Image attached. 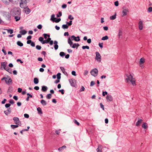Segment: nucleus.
Wrapping results in <instances>:
<instances>
[{
    "mask_svg": "<svg viewBox=\"0 0 152 152\" xmlns=\"http://www.w3.org/2000/svg\"><path fill=\"white\" fill-rule=\"evenodd\" d=\"M65 55V53L63 52H61L59 53L60 56L62 57H63Z\"/></svg>",
    "mask_w": 152,
    "mask_h": 152,
    "instance_id": "c9c22d12",
    "label": "nucleus"
},
{
    "mask_svg": "<svg viewBox=\"0 0 152 152\" xmlns=\"http://www.w3.org/2000/svg\"><path fill=\"white\" fill-rule=\"evenodd\" d=\"M114 5L116 7H117L118 6L119 3H118V1H115L114 2Z\"/></svg>",
    "mask_w": 152,
    "mask_h": 152,
    "instance_id": "5fc2aeb1",
    "label": "nucleus"
},
{
    "mask_svg": "<svg viewBox=\"0 0 152 152\" xmlns=\"http://www.w3.org/2000/svg\"><path fill=\"white\" fill-rule=\"evenodd\" d=\"M107 92L106 91H103L102 95L103 96H104L106 95L107 94Z\"/></svg>",
    "mask_w": 152,
    "mask_h": 152,
    "instance_id": "8fccbe9b",
    "label": "nucleus"
},
{
    "mask_svg": "<svg viewBox=\"0 0 152 152\" xmlns=\"http://www.w3.org/2000/svg\"><path fill=\"white\" fill-rule=\"evenodd\" d=\"M66 6H67L66 4H64L62 6V8L63 9H65L66 8Z\"/></svg>",
    "mask_w": 152,
    "mask_h": 152,
    "instance_id": "338daca9",
    "label": "nucleus"
},
{
    "mask_svg": "<svg viewBox=\"0 0 152 152\" xmlns=\"http://www.w3.org/2000/svg\"><path fill=\"white\" fill-rule=\"evenodd\" d=\"M69 82L70 84L73 87H75V83L74 82L73 80L72 79H69Z\"/></svg>",
    "mask_w": 152,
    "mask_h": 152,
    "instance_id": "f3484780",
    "label": "nucleus"
},
{
    "mask_svg": "<svg viewBox=\"0 0 152 152\" xmlns=\"http://www.w3.org/2000/svg\"><path fill=\"white\" fill-rule=\"evenodd\" d=\"M18 125H18V124H17L16 125H11V127L12 129H14L15 128L18 127Z\"/></svg>",
    "mask_w": 152,
    "mask_h": 152,
    "instance_id": "473e14b6",
    "label": "nucleus"
},
{
    "mask_svg": "<svg viewBox=\"0 0 152 152\" xmlns=\"http://www.w3.org/2000/svg\"><path fill=\"white\" fill-rule=\"evenodd\" d=\"M51 94H49L47 95L46 97L47 99H50L51 98Z\"/></svg>",
    "mask_w": 152,
    "mask_h": 152,
    "instance_id": "4c0bfd02",
    "label": "nucleus"
},
{
    "mask_svg": "<svg viewBox=\"0 0 152 152\" xmlns=\"http://www.w3.org/2000/svg\"><path fill=\"white\" fill-rule=\"evenodd\" d=\"M13 90V88L12 86H10L9 87L7 90V92H11Z\"/></svg>",
    "mask_w": 152,
    "mask_h": 152,
    "instance_id": "e433bc0d",
    "label": "nucleus"
},
{
    "mask_svg": "<svg viewBox=\"0 0 152 152\" xmlns=\"http://www.w3.org/2000/svg\"><path fill=\"white\" fill-rule=\"evenodd\" d=\"M96 56L95 59L99 62H100L101 60V56L100 53L98 52H96L95 53Z\"/></svg>",
    "mask_w": 152,
    "mask_h": 152,
    "instance_id": "423d86ee",
    "label": "nucleus"
},
{
    "mask_svg": "<svg viewBox=\"0 0 152 152\" xmlns=\"http://www.w3.org/2000/svg\"><path fill=\"white\" fill-rule=\"evenodd\" d=\"M11 14L13 16H20L21 12L20 9L17 8H14L11 11Z\"/></svg>",
    "mask_w": 152,
    "mask_h": 152,
    "instance_id": "f257e3e1",
    "label": "nucleus"
},
{
    "mask_svg": "<svg viewBox=\"0 0 152 152\" xmlns=\"http://www.w3.org/2000/svg\"><path fill=\"white\" fill-rule=\"evenodd\" d=\"M116 13H115L114 15L111 16L110 17V19L111 20H113L116 18Z\"/></svg>",
    "mask_w": 152,
    "mask_h": 152,
    "instance_id": "393cba45",
    "label": "nucleus"
},
{
    "mask_svg": "<svg viewBox=\"0 0 152 152\" xmlns=\"http://www.w3.org/2000/svg\"><path fill=\"white\" fill-rule=\"evenodd\" d=\"M48 88L47 86H42L41 91L43 92H45L47 90Z\"/></svg>",
    "mask_w": 152,
    "mask_h": 152,
    "instance_id": "2eb2a0df",
    "label": "nucleus"
},
{
    "mask_svg": "<svg viewBox=\"0 0 152 152\" xmlns=\"http://www.w3.org/2000/svg\"><path fill=\"white\" fill-rule=\"evenodd\" d=\"M59 14H57L56 16L58 17H59L62 15V12H59Z\"/></svg>",
    "mask_w": 152,
    "mask_h": 152,
    "instance_id": "680f3d73",
    "label": "nucleus"
},
{
    "mask_svg": "<svg viewBox=\"0 0 152 152\" xmlns=\"http://www.w3.org/2000/svg\"><path fill=\"white\" fill-rule=\"evenodd\" d=\"M82 48L83 49H89V47L88 46H83L82 47Z\"/></svg>",
    "mask_w": 152,
    "mask_h": 152,
    "instance_id": "37998d69",
    "label": "nucleus"
},
{
    "mask_svg": "<svg viewBox=\"0 0 152 152\" xmlns=\"http://www.w3.org/2000/svg\"><path fill=\"white\" fill-rule=\"evenodd\" d=\"M49 42V41H48V39H46L43 41L42 42V44H44L45 43L48 44Z\"/></svg>",
    "mask_w": 152,
    "mask_h": 152,
    "instance_id": "c03bdc74",
    "label": "nucleus"
},
{
    "mask_svg": "<svg viewBox=\"0 0 152 152\" xmlns=\"http://www.w3.org/2000/svg\"><path fill=\"white\" fill-rule=\"evenodd\" d=\"M122 31L121 30L119 29V30L118 36L120 37L122 35Z\"/></svg>",
    "mask_w": 152,
    "mask_h": 152,
    "instance_id": "603ef678",
    "label": "nucleus"
},
{
    "mask_svg": "<svg viewBox=\"0 0 152 152\" xmlns=\"http://www.w3.org/2000/svg\"><path fill=\"white\" fill-rule=\"evenodd\" d=\"M13 120L15 122V124H18L19 125L18 123L19 122H20V121L19 120V119L18 117H14L13 118ZM20 126H21V123H20Z\"/></svg>",
    "mask_w": 152,
    "mask_h": 152,
    "instance_id": "9d476101",
    "label": "nucleus"
},
{
    "mask_svg": "<svg viewBox=\"0 0 152 152\" xmlns=\"http://www.w3.org/2000/svg\"><path fill=\"white\" fill-rule=\"evenodd\" d=\"M80 45L78 43H74L73 44L72 46L71 47H72V48H76L77 49V48Z\"/></svg>",
    "mask_w": 152,
    "mask_h": 152,
    "instance_id": "a211bd4d",
    "label": "nucleus"
},
{
    "mask_svg": "<svg viewBox=\"0 0 152 152\" xmlns=\"http://www.w3.org/2000/svg\"><path fill=\"white\" fill-rule=\"evenodd\" d=\"M108 39V37L107 36H105L104 37H102V40H107Z\"/></svg>",
    "mask_w": 152,
    "mask_h": 152,
    "instance_id": "a19ab883",
    "label": "nucleus"
},
{
    "mask_svg": "<svg viewBox=\"0 0 152 152\" xmlns=\"http://www.w3.org/2000/svg\"><path fill=\"white\" fill-rule=\"evenodd\" d=\"M14 16L16 20V21H17L19 20H20V17L19 16Z\"/></svg>",
    "mask_w": 152,
    "mask_h": 152,
    "instance_id": "72a5a7b5",
    "label": "nucleus"
},
{
    "mask_svg": "<svg viewBox=\"0 0 152 152\" xmlns=\"http://www.w3.org/2000/svg\"><path fill=\"white\" fill-rule=\"evenodd\" d=\"M148 12H151L152 11V7H148Z\"/></svg>",
    "mask_w": 152,
    "mask_h": 152,
    "instance_id": "6e6d98bb",
    "label": "nucleus"
},
{
    "mask_svg": "<svg viewBox=\"0 0 152 152\" xmlns=\"http://www.w3.org/2000/svg\"><path fill=\"white\" fill-rule=\"evenodd\" d=\"M139 28L140 30H142L143 29V26L142 21L141 20H140L139 22Z\"/></svg>",
    "mask_w": 152,
    "mask_h": 152,
    "instance_id": "f8f14e48",
    "label": "nucleus"
},
{
    "mask_svg": "<svg viewBox=\"0 0 152 152\" xmlns=\"http://www.w3.org/2000/svg\"><path fill=\"white\" fill-rule=\"evenodd\" d=\"M20 33H21L22 35H25L27 33V31L25 30H22L20 31Z\"/></svg>",
    "mask_w": 152,
    "mask_h": 152,
    "instance_id": "2f4dec72",
    "label": "nucleus"
},
{
    "mask_svg": "<svg viewBox=\"0 0 152 152\" xmlns=\"http://www.w3.org/2000/svg\"><path fill=\"white\" fill-rule=\"evenodd\" d=\"M5 70H6V71H8L10 73V74L12 73L11 69L10 68H9L8 67H6V68L5 69Z\"/></svg>",
    "mask_w": 152,
    "mask_h": 152,
    "instance_id": "7c9ffc66",
    "label": "nucleus"
},
{
    "mask_svg": "<svg viewBox=\"0 0 152 152\" xmlns=\"http://www.w3.org/2000/svg\"><path fill=\"white\" fill-rule=\"evenodd\" d=\"M133 86L135 85V80L134 78H133L132 80H131L129 81Z\"/></svg>",
    "mask_w": 152,
    "mask_h": 152,
    "instance_id": "412c9836",
    "label": "nucleus"
},
{
    "mask_svg": "<svg viewBox=\"0 0 152 152\" xmlns=\"http://www.w3.org/2000/svg\"><path fill=\"white\" fill-rule=\"evenodd\" d=\"M25 9L26 10H25V12L26 13V14H29L31 12V10H30L28 7L27 6L26 8H25Z\"/></svg>",
    "mask_w": 152,
    "mask_h": 152,
    "instance_id": "dca6fc26",
    "label": "nucleus"
},
{
    "mask_svg": "<svg viewBox=\"0 0 152 152\" xmlns=\"http://www.w3.org/2000/svg\"><path fill=\"white\" fill-rule=\"evenodd\" d=\"M37 110L38 111V113L39 114H42L43 113L41 108L40 107H38L37 108Z\"/></svg>",
    "mask_w": 152,
    "mask_h": 152,
    "instance_id": "4be33fe9",
    "label": "nucleus"
},
{
    "mask_svg": "<svg viewBox=\"0 0 152 152\" xmlns=\"http://www.w3.org/2000/svg\"><path fill=\"white\" fill-rule=\"evenodd\" d=\"M5 81L6 83L8 85H10V83H12V81L11 78L8 76H7V77L6 78Z\"/></svg>",
    "mask_w": 152,
    "mask_h": 152,
    "instance_id": "0eeeda50",
    "label": "nucleus"
},
{
    "mask_svg": "<svg viewBox=\"0 0 152 152\" xmlns=\"http://www.w3.org/2000/svg\"><path fill=\"white\" fill-rule=\"evenodd\" d=\"M66 148V147L65 146V145H64L62 147H61L60 148H59L58 149V151H63V150H64V148Z\"/></svg>",
    "mask_w": 152,
    "mask_h": 152,
    "instance_id": "a878e982",
    "label": "nucleus"
},
{
    "mask_svg": "<svg viewBox=\"0 0 152 152\" xmlns=\"http://www.w3.org/2000/svg\"><path fill=\"white\" fill-rule=\"evenodd\" d=\"M56 20H55L54 22H55L56 23L59 22L61 20V19L60 18H59L57 19H56Z\"/></svg>",
    "mask_w": 152,
    "mask_h": 152,
    "instance_id": "3c124183",
    "label": "nucleus"
},
{
    "mask_svg": "<svg viewBox=\"0 0 152 152\" xmlns=\"http://www.w3.org/2000/svg\"><path fill=\"white\" fill-rule=\"evenodd\" d=\"M6 63L5 62H3L1 63V67H3L4 69H5L6 68Z\"/></svg>",
    "mask_w": 152,
    "mask_h": 152,
    "instance_id": "b1692460",
    "label": "nucleus"
},
{
    "mask_svg": "<svg viewBox=\"0 0 152 152\" xmlns=\"http://www.w3.org/2000/svg\"><path fill=\"white\" fill-rule=\"evenodd\" d=\"M17 44L18 46L20 47H22L23 46V44L20 41H18L17 42Z\"/></svg>",
    "mask_w": 152,
    "mask_h": 152,
    "instance_id": "c85d7f7f",
    "label": "nucleus"
},
{
    "mask_svg": "<svg viewBox=\"0 0 152 152\" xmlns=\"http://www.w3.org/2000/svg\"><path fill=\"white\" fill-rule=\"evenodd\" d=\"M100 106L101 108H102L103 110H104V106L103 105L102 103H100Z\"/></svg>",
    "mask_w": 152,
    "mask_h": 152,
    "instance_id": "69168bd1",
    "label": "nucleus"
},
{
    "mask_svg": "<svg viewBox=\"0 0 152 152\" xmlns=\"http://www.w3.org/2000/svg\"><path fill=\"white\" fill-rule=\"evenodd\" d=\"M142 127L145 129L147 128L148 126L147 123H144L142 125Z\"/></svg>",
    "mask_w": 152,
    "mask_h": 152,
    "instance_id": "cd10ccee",
    "label": "nucleus"
},
{
    "mask_svg": "<svg viewBox=\"0 0 152 152\" xmlns=\"http://www.w3.org/2000/svg\"><path fill=\"white\" fill-rule=\"evenodd\" d=\"M66 23L68 24V26H70L72 25V21L70 20L69 22H66Z\"/></svg>",
    "mask_w": 152,
    "mask_h": 152,
    "instance_id": "49530a36",
    "label": "nucleus"
},
{
    "mask_svg": "<svg viewBox=\"0 0 152 152\" xmlns=\"http://www.w3.org/2000/svg\"><path fill=\"white\" fill-rule=\"evenodd\" d=\"M37 27L39 29H41L42 28V26L41 24H39L37 26Z\"/></svg>",
    "mask_w": 152,
    "mask_h": 152,
    "instance_id": "774afa93",
    "label": "nucleus"
},
{
    "mask_svg": "<svg viewBox=\"0 0 152 152\" xmlns=\"http://www.w3.org/2000/svg\"><path fill=\"white\" fill-rule=\"evenodd\" d=\"M91 74L92 76L96 77L98 73V70L97 69L95 68L92 69L91 72Z\"/></svg>",
    "mask_w": 152,
    "mask_h": 152,
    "instance_id": "39448f33",
    "label": "nucleus"
},
{
    "mask_svg": "<svg viewBox=\"0 0 152 152\" xmlns=\"http://www.w3.org/2000/svg\"><path fill=\"white\" fill-rule=\"evenodd\" d=\"M62 28L63 29H67L68 28V26L67 24H63L62 26Z\"/></svg>",
    "mask_w": 152,
    "mask_h": 152,
    "instance_id": "f704fd0d",
    "label": "nucleus"
},
{
    "mask_svg": "<svg viewBox=\"0 0 152 152\" xmlns=\"http://www.w3.org/2000/svg\"><path fill=\"white\" fill-rule=\"evenodd\" d=\"M40 102L43 106H45L47 104L46 102L44 99H42L41 101Z\"/></svg>",
    "mask_w": 152,
    "mask_h": 152,
    "instance_id": "bb28decb",
    "label": "nucleus"
},
{
    "mask_svg": "<svg viewBox=\"0 0 152 152\" xmlns=\"http://www.w3.org/2000/svg\"><path fill=\"white\" fill-rule=\"evenodd\" d=\"M24 117L26 118H28L29 117V115L28 114L25 113L24 115Z\"/></svg>",
    "mask_w": 152,
    "mask_h": 152,
    "instance_id": "e2e57ef3",
    "label": "nucleus"
},
{
    "mask_svg": "<svg viewBox=\"0 0 152 152\" xmlns=\"http://www.w3.org/2000/svg\"><path fill=\"white\" fill-rule=\"evenodd\" d=\"M36 48L38 50H40L41 49L42 47L40 45H37L36 47Z\"/></svg>",
    "mask_w": 152,
    "mask_h": 152,
    "instance_id": "a18cd8bd",
    "label": "nucleus"
},
{
    "mask_svg": "<svg viewBox=\"0 0 152 152\" xmlns=\"http://www.w3.org/2000/svg\"><path fill=\"white\" fill-rule=\"evenodd\" d=\"M95 83L93 81H92L91 82L90 86H93L95 85Z\"/></svg>",
    "mask_w": 152,
    "mask_h": 152,
    "instance_id": "bf43d9fd",
    "label": "nucleus"
},
{
    "mask_svg": "<svg viewBox=\"0 0 152 152\" xmlns=\"http://www.w3.org/2000/svg\"><path fill=\"white\" fill-rule=\"evenodd\" d=\"M34 84H37L39 83V80L38 79L37 77H35L34 78Z\"/></svg>",
    "mask_w": 152,
    "mask_h": 152,
    "instance_id": "c756f323",
    "label": "nucleus"
},
{
    "mask_svg": "<svg viewBox=\"0 0 152 152\" xmlns=\"http://www.w3.org/2000/svg\"><path fill=\"white\" fill-rule=\"evenodd\" d=\"M58 43V42L57 41L55 40L54 41V43L55 44L54 48L55 50H57L58 47V46L57 45Z\"/></svg>",
    "mask_w": 152,
    "mask_h": 152,
    "instance_id": "4468645a",
    "label": "nucleus"
},
{
    "mask_svg": "<svg viewBox=\"0 0 152 152\" xmlns=\"http://www.w3.org/2000/svg\"><path fill=\"white\" fill-rule=\"evenodd\" d=\"M106 99L107 101L108 102H111L113 100V97L110 94L107 95L106 97Z\"/></svg>",
    "mask_w": 152,
    "mask_h": 152,
    "instance_id": "1a4fd4ad",
    "label": "nucleus"
},
{
    "mask_svg": "<svg viewBox=\"0 0 152 152\" xmlns=\"http://www.w3.org/2000/svg\"><path fill=\"white\" fill-rule=\"evenodd\" d=\"M39 40L42 44V42H43L44 41V39H43V38L42 37H40L39 38Z\"/></svg>",
    "mask_w": 152,
    "mask_h": 152,
    "instance_id": "79ce46f5",
    "label": "nucleus"
},
{
    "mask_svg": "<svg viewBox=\"0 0 152 152\" xmlns=\"http://www.w3.org/2000/svg\"><path fill=\"white\" fill-rule=\"evenodd\" d=\"M3 14L4 16L7 18L8 20H10L11 14L10 13L7 12H4Z\"/></svg>",
    "mask_w": 152,
    "mask_h": 152,
    "instance_id": "6e6552de",
    "label": "nucleus"
},
{
    "mask_svg": "<svg viewBox=\"0 0 152 152\" xmlns=\"http://www.w3.org/2000/svg\"><path fill=\"white\" fill-rule=\"evenodd\" d=\"M140 64H143L144 63V62H145L144 58H141L140 59Z\"/></svg>",
    "mask_w": 152,
    "mask_h": 152,
    "instance_id": "58836bf2",
    "label": "nucleus"
},
{
    "mask_svg": "<svg viewBox=\"0 0 152 152\" xmlns=\"http://www.w3.org/2000/svg\"><path fill=\"white\" fill-rule=\"evenodd\" d=\"M60 68L61 70L62 71V72L65 75H67V74L66 72L65 71V69L64 67H60Z\"/></svg>",
    "mask_w": 152,
    "mask_h": 152,
    "instance_id": "6ab92c4d",
    "label": "nucleus"
},
{
    "mask_svg": "<svg viewBox=\"0 0 152 152\" xmlns=\"http://www.w3.org/2000/svg\"><path fill=\"white\" fill-rule=\"evenodd\" d=\"M64 90L63 89H62L61 90H58V91L59 92H61L62 94H64Z\"/></svg>",
    "mask_w": 152,
    "mask_h": 152,
    "instance_id": "052dcab7",
    "label": "nucleus"
},
{
    "mask_svg": "<svg viewBox=\"0 0 152 152\" xmlns=\"http://www.w3.org/2000/svg\"><path fill=\"white\" fill-rule=\"evenodd\" d=\"M7 110L8 112H9L8 113H9V114H10L11 112L12 109H11V108L9 107L7 109Z\"/></svg>",
    "mask_w": 152,
    "mask_h": 152,
    "instance_id": "864d4df0",
    "label": "nucleus"
},
{
    "mask_svg": "<svg viewBox=\"0 0 152 152\" xmlns=\"http://www.w3.org/2000/svg\"><path fill=\"white\" fill-rule=\"evenodd\" d=\"M126 76L127 78L125 80V82L126 83H129V81L131 80H132V79L133 78V76L131 74H130L129 75L128 74H126Z\"/></svg>",
    "mask_w": 152,
    "mask_h": 152,
    "instance_id": "20e7f679",
    "label": "nucleus"
},
{
    "mask_svg": "<svg viewBox=\"0 0 152 152\" xmlns=\"http://www.w3.org/2000/svg\"><path fill=\"white\" fill-rule=\"evenodd\" d=\"M55 15L54 14H53L51 15V18L50 19V20L51 21H52L53 22H54L55 19H56V18H55Z\"/></svg>",
    "mask_w": 152,
    "mask_h": 152,
    "instance_id": "5701e85b",
    "label": "nucleus"
},
{
    "mask_svg": "<svg viewBox=\"0 0 152 152\" xmlns=\"http://www.w3.org/2000/svg\"><path fill=\"white\" fill-rule=\"evenodd\" d=\"M77 37H75L74 35H72L70 37H69L68 39V43L70 45V46H72L73 44V42L71 41L72 40H74L76 41V40H77Z\"/></svg>",
    "mask_w": 152,
    "mask_h": 152,
    "instance_id": "f03ea898",
    "label": "nucleus"
},
{
    "mask_svg": "<svg viewBox=\"0 0 152 152\" xmlns=\"http://www.w3.org/2000/svg\"><path fill=\"white\" fill-rule=\"evenodd\" d=\"M129 12V10L128 9H124L122 12V16L123 17L126 15H127V13Z\"/></svg>",
    "mask_w": 152,
    "mask_h": 152,
    "instance_id": "9b49d317",
    "label": "nucleus"
},
{
    "mask_svg": "<svg viewBox=\"0 0 152 152\" xmlns=\"http://www.w3.org/2000/svg\"><path fill=\"white\" fill-rule=\"evenodd\" d=\"M4 30L7 31L8 33H10V34H12L13 32V30L12 29H4Z\"/></svg>",
    "mask_w": 152,
    "mask_h": 152,
    "instance_id": "aec40b11",
    "label": "nucleus"
},
{
    "mask_svg": "<svg viewBox=\"0 0 152 152\" xmlns=\"http://www.w3.org/2000/svg\"><path fill=\"white\" fill-rule=\"evenodd\" d=\"M138 121L136 123V126H139L140 125V124L142 123V120L140 118H138Z\"/></svg>",
    "mask_w": 152,
    "mask_h": 152,
    "instance_id": "ddd939ff",
    "label": "nucleus"
},
{
    "mask_svg": "<svg viewBox=\"0 0 152 152\" xmlns=\"http://www.w3.org/2000/svg\"><path fill=\"white\" fill-rule=\"evenodd\" d=\"M68 18L72 20L74 19V18L72 17L71 15H70L68 16Z\"/></svg>",
    "mask_w": 152,
    "mask_h": 152,
    "instance_id": "0e129e2a",
    "label": "nucleus"
},
{
    "mask_svg": "<svg viewBox=\"0 0 152 152\" xmlns=\"http://www.w3.org/2000/svg\"><path fill=\"white\" fill-rule=\"evenodd\" d=\"M11 105L10 104L7 103L5 105V107L6 108H8Z\"/></svg>",
    "mask_w": 152,
    "mask_h": 152,
    "instance_id": "13d9d810",
    "label": "nucleus"
},
{
    "mask_svg": "<svg viewBox=\"0 0 152 152\" xmlns=\"http://www.w3.org/2000/svg\"><path fill=\"white\" fill-rule=\"evenodd\" d=\"M85 88L83 86H82L81 87V88L80 90V91L81 92L83 91H84L85 90Z\"/></svg>",
    "mask_w": 152,
    "mask_h": 152,
    "instance_id": "09e8293b",
    "label": "nucleus"
},
{
    "mask_svg": "<svg viewBox=\"0 0 152 152\" xmlns=\"http://www.w3.org/2000/svg\"><path fill=\"white\" fill-rule=\"evenodd\" d=\"M74 122L75 123V124H76L77 126L79 125H80L79 123L78 122H77V121L76 120L74 119Z\"/></svg>",
    "mask_w": 152,
    "mask_h": 152,
    "instance_id": "de8ad7c7",
    "label": "nucleus"
},
{
    "mask_svg": "<svg viewBox=\"0 0 152 152\" xmlns=\"http://www.w3.org/2000/svg\"><path fill=\"white\" fill-rule=\"evenodd\" d=\"M27 0H20V6L22 8L25 9L27 7Z\"/></svg>",
    "mask_w": 152,
    "mask_h": 152,
    "instance_id": "7ed1b4c3",
    "label": "nucleus"
},
{
    "mask_svg": "<svg viewBox=\"0 0 152 152\" xmlns=\"http://www.w3.org/2000/svg\"><path fill=\"white\" fill-rule=\"evenodd\" d=\"M9 103L11 104H13L15 102H14V101L12 99H10V101H9Z\"/></svg>",
    "mask_w": 152,
    "mask_h": 152,
    "instance_id": "4d7b16f0",
    "label": "nucleus"
},
{
    "mask_svg": "<svg viewBox=\"0 0 152 152\" xmlns=\"http://www.w3.org/2000/svg\"><path fill=\"white\" fill-rule=\"evenodd\" d=\"M61 73H58L57 75V79H60L61 78Z\"/></svg>",
    "mask_w": 152,
    "mask_h": 152,
    "instance_id": "ea45409f",
    "label": "nucleus"
}]
</instances>
